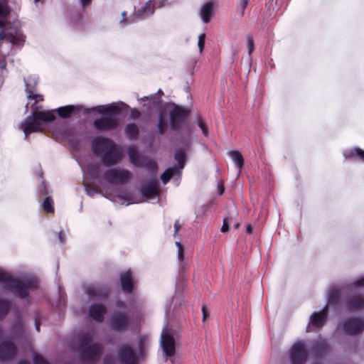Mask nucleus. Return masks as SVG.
<instances>
[{
  "label": "nucleus",
  "instance_id": "1",
  "mask_svg": "<svg viewBox=\"0 0 364 364\" xmlns=\"http://www.w3.org/2000/svg\"><path fill=\"white\" fill-rule=\"evenodd\" d=\"M38 78L36 75H31L24 79L28 98L30 100H35L34 102L31 104V107L33 109L32 115L28 116L20 124V129L23 132L26 139H28L30 134L41 131L43 123L52 122L55 118L54 114L55 110L48 112L38 111L41 107L37 105V102L43 100L42 95L36 93V87L38 84Z\"/></svg>",
  "mask_w": 364,
  "mask_h": 364
},
{
  "label": "nucleus",
  "instance_id": "2",
  "mask_svg": "<svg viewBox=\"0 0 364 364\" xmlns=\"http://www.w3.org/2000/svg\"><path fill=\"white\" fill-rule=\"evenodd\" d=\"M0 1V63L4 62L6 64L5 57L12 53L13 46H21L23 44L25 36L19 28L18 23L3 20L9 14V9L6 4V0ZM39 1L35 0L36 2Z\"/></svg>",
  "mask_w": 364,
  "mask_h": 364
},
{
  "label": "nucleus",
  "instance_id": "3",
  "mask_svg": "<svg viewBox=\"0 0 364 364\" xmlns=\"http://www.w3.org/2000/svg\"><path fill=\"white\" fill-rule=\"evenodd\" d=\"M92 150L94 154L101 157L102 164L109 167L119 162L122 156L121 151L111 139L102 136L93 140Z\"/></svg>",
  "mask_w": 364,
  "mask_h": 364
},
{
  "label": "nucleus",
  "instance_id": "4",
  "mask_svg": "<svg viewBox=\"0 0 364 364\" xmlns=\"http://www.w3.org/2000/svg\"><path fill=\"white\" fill-rule=\"evenodd\" d=\"M0 283L20 298H26L28 291L38 287V281L34 277H24L21 280L14 279L9 274L0 268Z\"/></svg>",
  "mask_w": 364,
  "mask_h": 364
},
{
  "label": "nucleus",
  "instance_id": "5",
  "mask_svg": "<svg viewBox=\"0 0 364 364\" xmlns=\"http://www.w3.org/2000/svg\"><path fill=\"white\" fill-rule=\"evenodd\" d=\"M87 172L92 178H100V166L97 164H89ZM101 178L110 184L124 185L131 179L132 173L124 168H112L105 171Z\"/></svg>",
  "mask_w": 364,
  "mask_h": 364
},
{
  "label": "nucleus",
  "instance_id": "6",
  "mask_svg": "<svg viewBox=\"0 0 364 364\" xmlns=\"http://www.w3.org/2000/svg\"><path fill=\"white\" fill-rule=\"evenodd\" d=\"M95 331H91L81 335L78 338V349L80 358L87 362H94L102 353L100 343H93Z\"/></svg>",
  "mask_w": 364,
  "mask_h": 364
},
{
  "label": "nucleus",
  "instance_id": "7",
  "mask_svg": "<svg viewBox=\"0 0 364 364\" xmlns=\"http://www.w3.org/2000/svg\"><path fill=\"white\" fill-rule=\"evenodd\" d=\"M128 155L130 161L135 166L139 168H146L147 170H149L154 174L156 173L158 166L156 161L139 154L136 147H129Z\"/></svg>",
  "mask_w": 364,
  "mask_h": 364
},
{
  "label": "nucleus",
  "instance_id": "8",
  "mask_svg": "<svg viewBox=\"0 0 364 364\" xmlns=\"http://www.w3.org/2000/svg\"><path fill=\"white\" fill-rule=\"evenodd\" d=\"M188 109L174 105L169 111L170 126L173 131H180L186 124L188 116Z\"/></svg>",
  "mask_w": 364,
  "mask_h": 364
},
{
  "label": "nucleus",
  "instance_id": "9",
  "mask_svg": "<svg viewBox=\"0 0 364 364\" xmlns=\"http://www.w3.org/2000/svg\"><path fill=\"white\" fill-rule=\"evenodd\" d=\"M176 333L166 328H163L161 335V346L166 357L174 355L176 344Z\"/></svg>",
  "mask_w": 364,
  "mask_h": 364
},
{
  "label": "nucleus",
  "instance_id": "10",
  "mask_svg": "<svg viewBox=\"0 0 364 364\" xmlns=\"http://www.w3.org/2000/svg\"><path fill=\"white\" fill-rule=\"evenodd\" d=\"M289 355L291 364H303L308 355L304 341L294 343L289 350Z\"/></svg>",
  "mask_w": 364,
  "mask_h": 364
},
{
  "label": "nucleus",
  "instance_id": "11",
  "mask_svg": "<svg viewBox=\"0 0 364 364\" xmlns=\"http://www.w3.org/2000/svg\"><path fill=\"white\" fill-rule=\"evenodd\" d=\"M343 330L347 335H357L364 330V319L360 317L348 318L343 323Z\"/></svg>",
  "mask_w": 364,
  "mask_h": 364
},
{
  "label": "nucleus",
  "instance_id": "12",
  "mask_svg": "<svg viewBox=\"0 0 364 364\" xmlns=\"http://www.w3.org/2000/svg\"><path fill=\"white\" fill-rule=\"evenodd\" d=\"M130 321L129 315L124 312H114L109 318L110 326L115 331L124 330L129 326Z\"/></svg>",
  "mask_w": 364,
  "mask_h": 364
},
{
  "label": "nucleus",
  "instance_id": "13",
  "mask_svg": "<svg viewBox=\"0 0 364 364\" xmlns=\"http://www.w3.org/2000/svg\"><path fill=\"white\" fill-rule=\"evenodd\" d=\"M159 183L156 178L144 182L140 188V193L146 200L154 198L159 195Z\"/></svg>",
  "mask_w": 364,
  "mask_h": 364
},
{
  "label": "nucleus",
  "instance_id": "14",
  "mask_svg": "<svg viewBox=\"0 0 364 364\" xmlns=\"http://www.w3.org/2000/svg\"><path fill=\"white\" fill-rule=\"evenodd\" d=\"M118 359L122 364H137L136 354L128 346H122L119 348Z\"/></svg>",
  "mask_w": 364,
  "mask_h": 364
},
{
  "label": "nucleus",
  "instance_id": "15",
  "mask_svg": "<svg viewBox=\"0 0 364 364\" xmlns=\"http://www.w3.org/2000/svg\"><path fill=\"white\" fill-rule=\"evenodd\" d=\"M14 338H9L0 344V360L4 361L12 358L16 349L14 344Z\"/></svg>",
  "mask_w": 364,
  "mask_h": 364
},
{
  "label": "nucleus",
  "instance_id": "16",
  "mask_svg": "<svg viewBox=\"0 0 364 364\" xmlns=\"http://www.w3.org/2000/svg\"><path fill=\"white\" fill-rule=\"evenodd\" d=\"M326 308H327V306L322 311H321L319 312H314L311 315V316L310 318V323L306 328L307 332L311 331V329H310L311 326H312L313 327H314L316 328H320L323 326V324L326 322V317H327Z\"/></svg>",
  "mask_w": 364,
  "mask_h": 364
},
{
  "label": "nucleus",
  "instance_id": "17",
  "mask_svg": "<svg viewBox=\"0 0 364 364\" xmlns=\"http://www.w3.org/2000/svg\"><path fill=\"white\" fill-rule=\"evenodd\" d=\"M118 122L112 117H102L95 120L94 127L100 131H109L117 126Z\"/></svg>",
  "mask_w": 364,
  "mask_h": 364
},
{
  "label": "nucleus",
  "instance_id": "18",
  "mask_svg": "<svg viewBox=\"0 0 364 364\" xmlns=\"http://www.w3.org/2000/svg\"><path fill=\"white\" fill-rule=\"evenodd\" d=\"M88 297L92 299H100L109 294L107 288L100 286H90L87 289Z\"/></svg>",
  "mask_w": 364,
  "mask_h": 364
},
{
  "label": "nucleus",
  "instance_id": "19",
  "mask_svg": "<svg viewBox=\"0 0 364 364\" xmlns=\"http://www.w3.org/2000/svg\"><path fill=\"white\" fill-rule=\"evenodd\" d=\"M107 308L102 304H92L90 307V316L97 322H102L104 319Z\"/></svg>",
  "mask_w": 364,
  "mask_h": 364
},
{
  "label": "nucleus",
  "instance_id": "20",
  "mask_svg": "<svg viewBox=\"0 0 364 364\" xmlns=\"http://www.w3.org/2000/svg\"><path fill=\"white\" fill-rule=\"evenodd\" d=\"M120 282L124 291L130 293L132 291L133 279L129 270L121 273Z\"/></svg>",
  "mask_w": 364,
  "mask_h": 364
},
{
  "label": "nucleus",
  "instance_id": "21",
  "mask_svg": "<svg viewBox=\"0 0 364 364\" xmlns=\"http://www.w3.org/2000/svg\"><path fill=\"white\" fill-rule=\"evenodd\" d=\"M92 109L97 110L99 113L109 115H117L121 112V108L114 103L98 106L92 108Z\"/></svg>",
  "mask_w": 364,
  "mask_h": 364
},
{
  "label": "nucleus",
  "instance_id": "22",
  "mask_svg": "<svg viewBox=\"0 0 364 364\" xmlns=\"http://www.w3.org/2000/svg\"><path fill=\"white\" fill-rule=\"evenodd\" d=\"M328 348V346L326 341L322 338H319L312 343L313 353L316 356L323 355Z\"/></svg>",
  "mask_w": 364,
  "mask_h": 364
},
{
  "label": "nucleus",
  "instance_id": "23",
  "mask_svg": "<svg viewBox=\"0 0 364 364\" xmlns=\"http://www.w3.org/2000/svg\"><path fill=\"white\" fill-rule=\"evenodd\" d=\"M213 14V3L208 1L205 3L200 8V16L202 21L207 23H209Z\"/></svg>",
  "mask_w": 364,
  "mask_h": 364
},
{
  "label": "nucleus",
  "instance_id": "24",
  "mask_svg": "<svg viewBox=\"0 0 364 364\" xmlns=\"http://www.w3.org/2000/svg\"><path fill=\"white\" fill-rule=\"evenodd\" d=\"M364 306V297L362 296H353L347 302L349 310H358Z\"/></svg>",
  "mask_w": 364,
  "mask_h": 364
},
{
  "label": "nucleus",
  "instance_id": "25",
  "mask_svg": "<svg viewBox=\"0 0 364 364\" xmlns=\"http://www.w3.org/2000/svg\"><path fill=\"white\" fill-rule=\"evenodd\" d=\"M156 2H152L151 1H148L142 8L139 9L137 11L138 18H143L144 17H147L153 14L156 6Z\"/></svg>",
  "mask_w": 364,
  "mask_h": 364
},
{
  "label": "nucleus",
  "instance_id": "26",
  "mask_svg": "<svg viewBox=\"0 0 364 364\" xmlns=\"http://www.w3.org/2000/svg\"><path fill=\"white\" fill-rule=\"evenodd\" d=\"M81 108L82 107L80 106L68 105L59 107L56 109V111L58 112V114L60 117L63 118H67L69 117L70 114L74 112L80 110Z\"/></svg>",
  "mask_w": 364,
  "mask_h": 364
},
{
  "label": "nucleus",
  "instance_id": "27",
  "mask_svg": "<svg viewBox=\"0 0 364 364\" xmlns=\"http://www.w3.org/2000/svg\"><path fill=\"white\" fill-rule=\"evenodd\" d=\"M124 131L126 135L129 139H135L139 136L138 127L134 123L127 124Z\"/></svg>",
  "mask_w": 364,
  "mask_h": 364
},
{
  "label": "nucleus",
  "instance_id": "28",
  "mask_svg": "<svg viewBox=\"0 0 364 364\" xmlns=\"http://www.w3.org/2000/svg\"><path fill=\"white\" fill-rule=\"evenodd\" d=\"M229 156L239 168V171H240L244 164V159L242 154L237 151H230Z\"/></svg>",
  "mask_w": 364,
  "mask_h": 364
},
{
  "label": "nucleus",
  "instance_id": "29",
  "mask_svg": "<svg viewBox=\"0 0 364 364\" xmlns=\"http://www.w3.org/2000/svg\"><path fill=\"white\" fill-rule=\"evenodd\" d=\"M175 159L178 162V166L175 167L178 168L179 172L183 168L186 161V153L182 149L176 150L175 153Z\"/></svg>",
  "mask_w": 364,
  "mask_h": 364
},
{
  "label": "nucleus",
  "instance_id": "30",
  "mask_svg": "<svg viewBox=\"0 0 364 364\" xmlns=\"http://www.w3.org/2000/svg\"><path fill=\"white\" fill-rule=\"evenodd\" d=\"M175 174H181V172L178 171V168L173 167L167 168L163 174L161 176V179L164 184H166L170 178Z\"/></svg>",
  "mask_w": 364,
  "mask_h": 364
},
{
  "label": "nucleus",
  "instance_id": "31",
  "mask_svg": "<svg viewBox=\"0 0 364 364\" xmlns=\"http://www.w3.org/2000/svg\"><path fill=\"white\" fill-rule=\"evenodd\" d=\"M340 290L336 287H332L328 292V304L337 303L339 297Z\"/></svg>",
  "mask_w": 364,
  "mask_h": 364
},
{
  "label": "nucleus",
  "instance_id": "32",
  "mask_svg": "<svg viewBox=\"0 0 364 364\" xmlns=\"http://www.w3.org/2000/svg\"><path fill=\"white\" fill-rule=\"evenodd\" d=\"M12 333L14 337H23L25 334L23 323L21 320H18L13 327Z\"/></svg>",
  "mask_w": 364,
  "mask_h": 364
},
{
  "label": "nucleus",
  "instance_id": "33",
  "mask_svg": "<svg viewBox=\"0 0 364 364\" xmlns=\"http://www.w3.org/2000/svg\"><path fill=\"white\" fill-rule=\"evenodd\" d=\"M10 303L5 299H0V318H4L8 313Z\"/></svg>",
  "mask_w": 364,
  "mask_h": 364
},
{
  "label": "nucleus",
  "instance_id": "34",
  "mask_svg": "<svg viewBox=\"0 0 364 364\" xmlns=\"http://www.w3.org/2000/svg\"><path fill=\"white\" fill-rule=\"evenodd\" d=\"M168 128V124L166 121L162 117V115L159 116L158 122V132L160 134H164L166 132Z\"/></svg>",
  "mask_w": 364,
  "mask_h": 364
},
{
  "label": "nucleus",
  "instance_id": "35",
  "mask_svg": "<svg viewBox=\"0 0 364 364\" xmlns=\"http://www.w3.org/2000/svg\"><path fill=\"white\" fill-rule=\"evenodd\" d=\"M53 201L50 197H47L43 203V210L47 213H53L54 208H53Z\"/></svg>",
  "mask_w": 364,
  "mask_h": 364
},
{
  "label": "nucleus",
  "instance_id": "36",
  "mask_svg": "<svg viewBox=\"0 0 364 364\" xmlns=\"http://www.w3.org/2000/svg\"><path fill=\"white\" fill-rule=\"evenodd\" d=\"M149 342V338L147 336H141L139 338V348L140 353H143L144 350L146 346L148 345Z\"/></svg>",
  "mask_w": 364,
  "mask_h": 364
},
{
  "label": "nucleus",
  "instance_id": "37",
  "mask_svg": "<svg viewBox=\"0 0 364 364\" xmlns=\"http://www.w3.org/2000/svg\"><path fill=\"white\" fill-rule=\"evenodd\" d=\"M33 360L34 364H49L43 358H42L37 353H33Z\"/></svg>",
  "mask_w": 364,
  "mask_h": 364
},
{
  "label": "nucleus",
  "instance_id": "38",
  "mask_svg": "<svg viewBox=\"0 0 364 364\" xmlns=\"http://www.w3.org/2000/svg\"><path fill=\"white\" fill-rule=\"evenodd\" d=\"M247 48H248V53L251 55V53L254 50V39L252 36L247 35L246 36Z\"/></svg>",
  "mask_w": 364,
  "mask_h": 364
},
{
  "label": "nucleus",
  "instance_id": "39",
  "mask_svg": "<svg viewBox=\"0 0 364 364\" xmlns=\"http://www.w3.org/2000/svg\"><path fill=\"white\" fill-rule=\"evenodd\" d=\"M144 100L148 101L151 106L157 105L160 102L159 99L155 95L144 97Z\"/></svg>",
  "mask_w": 364,
  "mask_h": 364
},
{
  "label": "nucleus",
  "instance_id": "40",
  "mask_svg": "<svg viewBox=\"0 0 364 364\" xmlns=\"http://www.w3.org/2000/svg\"><path fill=\"white\" fill-rule=\"evenodd\" d=\"M231 218L227 217L223 219V224L221 228L222 232H226L229 230V227L231 223Z\"/></svg>",
  "mask_w": 364,
  "mask_h": 364
},
{
  "label": "nucleus",
  "instance_id": "41",
  "mask_svg": "<svg viewBox=\"0 0 364 364\" xmlns=\"http://www.w3.org/2000/svg\"><path fill=\"white\" fill-rule=\"evenodd\" d=\"M205 34L201 33L198 36V46L200 50V53H202L205 46Z\"/></svg>",
  "mask_w": 364,
  "mask_h": 364
},
{
  "label": "nucleus",
  "instance_id": "42",
  "mask_svg": "<svg viewBox=\"0 0 364 364\" xmlns=\"http://www.w3.org/2000/svg\"><path fill=\"white\" fill-rule=\"evenodd\" d=\"M85 191L86 193L91 197H93L96 193H99V191L95 188L87 185L85 186Z\"/></svg>",
  "mask_w": 364,
  "mask_h": 364
},
{
  "label": "nucleus",
  "instance_id": "43",
  "mask_svg": "<svg viewBox=\"0 0 364 364\" xmlns=\"http://www.w3.org/2000/svg\"><path fill=\"white\" fill-rule=\"evenodd\" d=\"M250 0H240L239 6L242 9V14H244L245 9L247 8Z\"/></svg>",
  "mask_w": 364,
  "mask_h": 364
},
{
  "label": "nucleus",
  "instance_id": "44",
  "mask_svg": "<svg viewBox=\"0 0 364 364\" xmlns=\"http://www.w3.org/2000/svg\"><path fill=\"white\" fill-rule=\"evenodd\" d=\"M38 193L42 196L48 193L46 191V186L44 181H43L41 185L38 187Z\"/></svg>",
  "mask_w": 364,
  "mask_h": 364
},
{
  "label": "nucleus",
  "instance_id": "45",
  "mask_svg": "<svg viewBox=\"0 0 364 364\" xmlns=\"http://www.w3.org/2000/svg\"><path fill=\"white\" fill-rule=\"evenodd\" d=\"M141 116V113L136 109H132L130 112V117L132 119H137Z\"/></svg>",
  "mask_w": 364,
  "mask_h": 364
},
{
  "label": "nucleus",
  "instance_id": "46",
  "mask_svg": "<svg viewBox=\"0 0 364 364\" xmlns=\"http://www.w3.org/2000/svg\"><path fill=\"white\" fill-rule=\"evenodd\" d=\"M353 286L355 287H364V277L353 283Z\"/></svg>",
  "mask_w": 364,
  "mask_h": 364
},
{
  "label": "nucleus",
  "instance_id": "47",
  "mask_svg": "<svg viewBox=\"0 0 364 364\" xmlns=\"http://www.w3.org/2000/svg\"><path fill=\"white\" fill-rule=\"evenodd\" d=\"M355 154L358 156L363 161H364V151L360 149H355L354 150Z\"/></svg>",
  "mask_w": 364,
  "mask_h": 364
},
{
  "label": "nucleus",
  "instance_id": "48",
  "mask_svg": "<svg viewBox=\"0 0 364 364\" xmlns=\"http://www.w3.org/2000/svg\"><path fill=\"white\" fill-rule=\"evenodd\" d=\"M202 313H203V320L204 321L209 316V313H208V311L206 306H203V307H202Z\"/></svg>",
  "mask_w": 364,
  "mask_h": 364
},
{
  "label": "nucleus",
  "instance_id": "49",
  "mask_svg": "<svg viewBox=\"0 0 364 364\" xmlns=\"http://www.w3.org/2000/svg\"><path fill=\"white\" fill-rule=\"evenodd\" d=\"M58 239L60 243L63 244L65 241V235L63 230H60L58 233Z\"/></svg>",
  "mask_w": 364,
  "mask_h": 364
},
{
  "label": "nucleus",
  "instance_id": "50",
  "mask_svg": "<svg viewBox=\"0 0 364 364\" xmlns=\"http://www.w3.org/2000/svg\"><path fill=\"white\" fill-rule=\"evenodd\" d=\"M119 198H123V199H124L125 200L129 201V200H130V199H131V195H130V193H124L121 194V195L119 196Z\"/></svg>",
  "mask_w": 364,
  "mask_h": 364
},
{
  "label": "nucleus",
  "instance_id": "51",
  "mask_svg": "<svg viewBox=\"0 0 364 364\" xmlns=\"http://www.w3.org/2000/svg\"><path fill=\"white\" fill-rule=\"evenodd\" d=\"M198 125L200 129L206 127L205 122L201 117H198Z\"/></svg>",
  "mask_w": 364,
  "mask_h": 364
},
{
  "label": "nucleus",
  "instance_id": "52",
  "mask_svg": "<svg viewBox=\"0 0 364 364\" xmlns=\"http://www.w3.org/2000/svg\"><path fill=\"white\" fill-rule=\"evenodd\" d=\"M181 228L178 220H176L174 223L175 234H176Z\"/></svg>",
  "mask_w": 364,
  "mask_h": 364
},
{
  "label": "nucleus",
  "instance_id": "53",
  "mask_svg": "<svg viewBox=\"0 0 364 364\" xmlns=\"http://www.w3.org/2000/svg\"><path fill=\"white\" fill-rule=\"evenodd\" d=\"M178 258L179 260H182L183 259V249L178 250Z\"/></svg>",
  "mask_w": 364,
  "mask_h": 364
},
{
  "label": "nucleus",
  "instance_id": "54",
  "mask_svg": "<svg viewBox=\"0 0 364 364\" xmlns=\"http://www.w3.org/2000/svg\"><path fill=\"white\" fill-rule=\"evenodd\" d=\"M91 0H80L81 4L83 7L87 6L90 4Z\"/></svg>",
  "mask_w": 364,
  "mask_h": 364
},
{
  "label": "nucleus",
  "instance_id": "55",
  "mask_svg": "<svg viewBox=\"0 0 364 364\" xmlns=\"http://www.w3.org/2000/svg\"><path fill=\"white\" fill-rule=\"evenodd\" d=\"M218 190L220 195H222L224 192V186L222 183L218 185Z\"/></svg>",
  "mask_w": 364,
  "mask_h": 364
},
{
  "label": "nucleus",
  "instance_id": "56",
  "mask_svg": "<svg viewBox=\"0 0 364 364\" xmlns=\"http://www.w3.org/2000/svg\"><path fill=\"white\" fill-rule=\"evenodd\" d=\"M201 130H202V132L204 134V136H207L208 135V129L207 127H202Z\"/></svg>",
  "mask_w": 364,
  "mask_h": 364
},
{
  "label": "nucleus",
  "instance_id": "57",
  "mask_svg": "<svg viewBox=\"0 0 364 364\" xmlns=\"http://www.w3.org/2000/svg\"><path fill=\"white\" fill-rule=\"evenodd\" d=\"M35 326H36V329L38 332L40 331V323L38 321H37V319H36L35 321Z\"/></svg>",
  "mask_w": 364,
  "mask_h": 364
},
{
  "label": "nucleus",
  "instance_id": "58",
  "mask_svg": "<svg viewBox=\"0 0 364 364\" xmlns=\"http://www.w3.org/2000/svg\"><path fill=\"white\" fill-rule=\"evenodd\" d=\"M253 230L252 227L250 225H247L246 231L247 233H252Z\"/></svg>",
  "mask_w": 364,
  "mask_h": 364
},
{
  "label": "nucleus",
  "instance_id": "59",
  "mask_svg": "<svg viewBox=\"0 0 364 364\" xmlns=\"http://www.w3.org/2000/svg\"><path fill=\"white\" fill-rule=\"evenodd\" d=\"M117 306L119 308H122L124 306V304L122 301H118L116 304Z\"/></svg>",
  "mask_w": 364,
  "mask_h": 364
},
{
  "label": "nucleus",
  "instance_id": "60",
  "mask_svg": "<svg viewBox=\"0 0 364 364\" xmlns=\"http://www.w3.org/2000/svg\"><path fill=\"white\" fill-rule=\"evenodd\" d=\"M354 154V152L353 151H350L349 154L348 153H345L344 154V156L346 158H350L351 156H353Z\"/></svg>",
  "mask_w": 364,
  "mask_h": 364
},
{
  "label": "nucleus",
  "instance_id": "61",
  "mask_svg": "<svg viewBox=\"0 0 364 364\" xmlns=\"http://www.w3.org/2000/svg\"><path fill=\"white\" fill-rule=\"evenodd\" d=\"M176 245L178 247V250L183 249V246L180 242H176Z\"/></svg>",
  "mask_w": 364,
  "mask_h": 364
},
{
  "label": "nucleus",
  "instance_id": "62",
  "mask_svg": "<svg viewBox=\"0 0 364 364\" xmlns=\"http://www.w3.org/2000/svg\"><path fill=\"white\" fill-rule=\"evenodd\" d=\"M18 364H29V363L26 360H21Z\"/></svg>",
  "mask_w": 364,
  "mask_h": 364
},
{
  "label": "nucleus",
  "instance_id": "63",
  "mask_svg": "<svg viewBox=\"0 0 364 364\" xmlns=\"http://www.w3.org/2000/svg\"><path fill=\"white\" fill-rule=\"evenodd\" d=\"M234 227H235V228H237L239 227V223H236V224H235V225H234Z\"/></svg>",
  "mask_w": 364,
  "mask_h": 364
},
{
  "label": "nucleus",
  "instance_id": "64",
  "mask_svg": "<svg viewBox=\"0 0 364 364\" xmlns=\"http://www.w3.org/2000/svg\"><path fill=\"white\" fill-rule=\"evenodd\" d=\"M187 129H188V131L189 132H191V128L189 127V126H187Z\"/></svg>",
  "mask_w": 364,
  "mask_h": 364
}]
</instances>
